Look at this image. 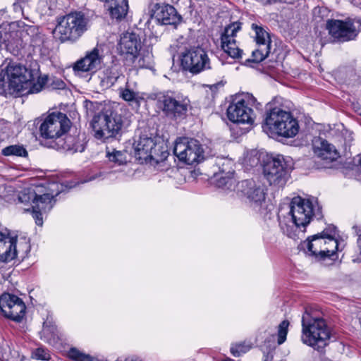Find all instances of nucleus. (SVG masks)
Instances as JSON below:
<instances>
[{
	"mask_svg": "<svg viewBox=\"0 0 361 361\" xmlns=\"http://www.w3.org/2000/svg\"><path fill=\"white\" fill-rule=\"evenodd\" d=\"M8 85V94L22 97L40 92L47 82V76H39V69H28L17 63H10L4 69Z\"/></svg>",
	"mask_w": 361,
	"mask_h": 361,
	"instance_id": "nucleus-1",
	"label": "nucleus"
},
{
	"mask_svg": "<svg viewBox=\"0 0 361 361\" xmlns=\"http://www.w3.org/2000/svg\"><path fill=\"white\" fill-rule=\"evenodd\" d=\"M151 98L157 100V106L171 118H180L185 116L190 100L187 97L175 92H160L153 94Z\"/></svg>",
	"mask_w": 361,
	"mask_h": 361,
	"instance_id": "nucleus-7",
	"label": "nucleus"
},
{
	"mask_svg": "<svg viewBox=\"0 0 361 361\" xmlns=\"http://www.w3.org/2000/svg\"><path fill=\"white\" fill-rule=\"evenodd\" d=\"M289 158L283 156L267 157L263 164V174L270 185L283 187L292 170Z\"/></svg>",
	"mask_w": 361,
	"mask_h": 361,
	"instance_id": "nucleus-8",
	"label": "nucleus"
},
{
	"mask_svg": "<svg viewBox=\"0 0 361 361\" xmlns=\"http://www.w3.org/2000/svg\"><path fill=\"white\" fill-rule=\"evenodd\" d=\"M1 154L4 156H16L26 157L27 152L23 145H9L2 149Z\"/></svg>",
	"mask_w": 361,
	"mask_h": 361,
	"instance_id": "nucleus-33",
	"label": "nucleus"
},
{
	"mask_svg": "<svg viewBox=\"0 0 361 361\" xmlns=\"http://www.w3.org/2000/svg\"><path fill=\"white\" fill-rule=\"evenodd\" d=\"M21 37V31L16 23L3 25L0 27V43L6 46L17 44Z\"/></svg>",
	"mask_w": 361,
	"mask_h": 361,
	"instance_id": "nucleus-26",
	"label": "nucleus"
},
{
	"mask_svg": "<svg viewBox=\"0 0 361 361\" xmlns=\"http://www.w3.org/2000/svg\"><path fill=\"white\" fill-rule=\"evenodd\" d=\"M32 217L35 219L36 224L38 226H42L43 220H42V212L43 211L39 210L37 208H35V207H33L32 205Z\"/></svg>",
	"mask_w": 361,
	"mask_h": 361,
	"instance_id": "nucleus-43",
	"label": "nucleus"
},
{
	"mask_svg": "<svg viewBox=\"0 0 361 361\" xmlns=\"http://www.w3.org/2000/svg\"><path fill=\"white\" fill-rule=\"evenodd\" d=\"M160 147L153 138L142 135L136 142L135 149L140 159H149L158 164L164 161L169 155L166 150H161Z\"/></svg>",
	"mask_w": 361,
	"mask_h": 361,
	"instance_id": "nucleus-14",
	"label": "nucleus"
},
{
	"mask_svg": "<svg viewBox=\"0 0 361 361\" xmlns=\"http://www.w3.org/2000/svg\"><path fill=\"white\" fill-rule=\"evenodd\" d=\"M87 144V137L84 132L75 129L72 133L66 135L65 137L53 141L47 147L57 150H65L72 154L82 152Z\"/></svg>",
	"mask_w": 361,
	"mask_h": 361,
	"instance_id": "nucleus-16",
	"label": "nucleus"
},
{
	"mask_svg": "<svg viewBox=\"0 0 361 361\" xmlns=\"http://www.w3.org/2000/svg\"><path fill=\"white\" fill-rule=\"evenodd\" d=\"M47 331H48V326L47 325V323L44 322L43 324V331L45 333Z\"/></svg>",
	"mask_w": 361,
	"mask_h": 361,
	"instance_id": "nucleus-50",
	"label": "nucleus"
},
{
	"mask_svg": "<svg viewBox=\"0 0 361 361\" xmlns=\"http://www.w3.org/2000/svg\"><path fill=\"white\" fill-rule=\"evenodd\" d=\"M118 74L114 71L112 68H107L104 72L103 77L101 78V86L103 88L111 87L118 80Z\"/></svg>",
	"mask_w": 361,
	"mask_h": 361,
	"instance_id": "nucleus-32",
	"label": "nucleus"
},
{
	"mask_svg": "<svg viewBox=\"0 0 361 361\" xmlns=\"http://www.w3.org/2000/svg\"><path fill=\"white\" fill-rule=\"evenodd\" d=\"M222 361H234L233 360L231 359V358H226V359H224L222 360Z\"/></svg>",
	"mask_w": 361,
	"mask_h": 361,
	"instance_id": "nucleus-53",
	"label": "nucleus"
},
{
	"mask_svg": "<svg viewBox=\"0 0 361 361\" xmlns=\"http://www.w3.org/2000/svg\"><path fill=\"white\" fill-rule=\"evenodd\" d=\"M4 352L2 353V358L3 359H8V355L10 354V350L7 345H6L5 348H4Z\"/></svg>",
	"mask_w": 361,
	"mask_h": 361,
	"instance_id": "nucleus-45",
	"label": "nucleus"
},
{
	"mask_svg": "<svg viewBox=\"0 0 361 361\" xmlns=\"http://www.w3.org/2000/svg\"><path fill=\"white\" fill-rule=\"evenodd\" d=\"M355 111L361 116V106L356 107Z\"/></svg>",
	"mask_w": 361,
	"mask_h": 361,
	"instance_id": "nucleus-51",
	"label": "nucleus"
},
{
	"mask_svg": "<svg viewBox=\"0 0 361 361\" xmlns=\"http://www.w3.org/2000/svg\"><path fill=\"white\" fill-rule=\"evenodd\" d=\"M173 153L180 161L192 165L204 159V152L200 141L188 137L178 138L174 145Z\"/></svg>",
	"mask_w": 361,
	"mask_h": 361,
	"instance_id": "nucleus-12",
	"label": "nucleus"
},
{
	"mask_svg": "<svg viewBox=\"0 0 361 361\" xmlns=\"http://www.w3.org/2000/svg\"><path fill=\"white\" fill-rule=\"evenodd\" d=\"M31 357L39 360H49L51 359L49 351L43 347H39L35 349L32 352Z\"/></svg>",
	"mask_w": 361,
	"mask_h": 361,
	"instance_id": "nucleus-40",
	"label": "nucleus"
},
{
	"mask_svg": "<svg viewBox=\"0 0 361 361\" xmlns=\"http://www.w3.org/2000/svg\"><path fill=\"white\" fill-rule=\"evenodd\" d=\"M103 56L102 51L97 47L92 51L87 52L85 57L78 60L74 63L73 70L75 71L87 72L100 67Z\"/></svg>",
	"mask_w": 361,
	"mask_h": 361,
	"instance_id": "nucleus-22",
	"label": "nucleus"
},
{
	"mask_svg": "<svg viewBox=\"0 0 361 361\" xmlns=\"http://www.w3.org/2000/svg\"><path fill=\"white\" fill-rule=\"evenodd\" d=\"M224 163L221 164L223 166L220 169L219 173H215L214 176V181L218 188H221L228 190H236L235 180L232 177L233 171L229 169L226 171V169L224 168Z\"/></svg>",
	"mask_w": 361,
	"mask_h": 361,
	"instance_id": "nucleus-27",
	"label": "nucleus"
},
{
	"mask_svg": "<svg viewBox=\"0 0 361 361\" xmlns=\"http://www.w3.org/2000/svg\"><path fill=\"white\" fill-rule=\"evenodd\" d=\"M180 57L182 68L192 74H198L211 68L207 51L199 46L185 49Z\"/></svg>",
	"mask_w": 361,
	"mask_h": 361,
	"instance_id": "nucleus-13",
	"label": "nucleus"
},
{
	"mask_svg": "<svg viewBox=\"0 0 361 361\" xmlns=\"http://www.w3.org/2000/svg\"><path fill=\"white\" fill-rule=\"evenodd\" d=\"M25 196H26L25 194H23V195H20L19 196V200L20 202H24V201H26L27 200H26V197Z\"/></svg>",
	"mask_w": 361,
	"mask_h": 361,
	"instance_id": "nucleus-48",
	"label": "nucleus"
},
{
	"mask_svg": "<svg viewBox=\"0 0 361 361\" xmlns=\"http://www.w3.org/2000/svg\"><path fill=\"white\" fill-rule=\"evenodd\" d=\"M141 48L140 39L135 33L126 32L121 37L119 49L122 54L133 56L137 54Z\"/></svg>",
	"mask_w": 361,
	"mask_h": 361,
	"instance_id": "nucleus-24",
	"label": "nucleus"
},
{
	"mask_svg": "<svg viewBox=\"0 0 361 361\" xmlns=\"http://www.w3.org/2000/svg\"><path fill=\"white\" fill-rule=\"evenodd\" d=\"M94 178H95V177H92V178H90V180H93Z\"/></svg>",
	"mask_w": 361,
	"mask_h": 361,
	"instance_id": "nucleus-54",
	"label": "nucleus"
},
{
	"mask_svg": "<svg viewBox=\"0 0 361 361\" xmlns=\"http://www.w3.org/2000/svg\"><path fill=\"white\" fill-rule=\"evenodd\" d=\"M238 194L245 196L255 209L260 211L262 204L265 202L266 193L264 188L257 185L255 180H243L236 185Z\"/></svg>",
	"mask_w": 361,
	"mask_h": 361,
	"instance_id": "nucleus-15",
	"label": "nucleus"
},
{
	"mask_svg": "<svg viewBox=\"0 0 361 361\" xmlns=\"http://www.w3.org/2000/svg\"><path fill=\"white\" fill-rule=\"evenodd\" d=\"M242 28V23L233 22L225 27L221 35V46L222 49L231 58H241L243 50L236 44L235 37Z\"/></svg>",
	"mask_w": 361,
	"mask_h": 361,
	"instance_id": "nucleus-18",
	"label": "nucleus"
},
{
	"mask_svg": "<svg viewBox=\"0 0 361 361\" xmlns=\"http://www.w3.org/2000/svg\"><path fill=\"white\" fill-rule=\"evenodd\" d=\"M289 322L288 320L282 321L278 326V340L277 343L279 345H281L286 340V336L288 334Z\"/></svg>",
	"mask_w": 361,
	"mask_h": 361,
	"instance_id": "nucleus-37",
	"label": "nucleus"
},
{
	"mask_svg": "<svg viewBox=\"0 0 361 361\" xmlns=\"http://www.w3.org/2000/svg\"><path fill=\"white\" fill-rule=\"evenodd\" d=\"M288 214L291 216L292 222L297 228H305L311 221L313 216L320 219L322 215L321 209L314 208L310 200L301 197L293 198L290 204Z\"/></svg>",
	"mask_w": 361,
	"mask_h": 361,
	"instance_id": "nucleus-11",
	"label": "nucleus"
},
{
	"mask_svg": "<svg viewBox=\"0 0 361 361\" xmlns=\"http://www.w3.org/2000/svg\"><path fill=\"white\" fill-rule=\"evenodd\" d=\"M270 47L265 44L262 45H257V49L254 50L252 53V61L255 63H259L264 60L270 53Z\"/></svg>",
	"mask_w": 361,
	"mask_h": 361,
	"instance_id": "nucleus-35",
	"label": "nucleus"
},
{
	"mask_svg": "<svg viewBox=\"0 0 361 361\" xmlns=\"http://www.w3.org/2000/svg\"><path fill=\"white\" fill-rule=\"evenodd\" d=\"M251 27L255 32L257 44L262 45V44H265L266 45H268V47L271 48V39L269 33L261 26H259L255 23H252Z\"/></svg>",
	"mask_w": 361,
	"mask_h": 361,
	"instance_id": "nucleus-31",
	"label": "nucleus"
},
{
	"mask_svg": "<svg viewBox=\"0 0 361 361\" xmlns=\"http://www.w3.org/2000/svg\"><path fill=\"white\" fill-rule=\"evenodd\" d=\"M59 192H56L55 195L47 192H44V187L37 186L36 190L29 192V200H32V206L44 212L50 211L56 200L54 197L58 195Z\"/></svg>",
	"mask_w": 361,
	"mask_h": 361,
	"instance_id": "nucleus-21",
	"label": "nucleus"
},
{
	"mask_svg": "<svg viewBox=\"0 0 361 361\" xmlns=\"http://www.w3.org/2000/svg\"><path fill=\"white\" fill-rule=\"evenodd\" d=\"M14 10L17 11H21L22 15L24 16L23 8H22L21 5L19 4H13Z\"/></svg>",
	"mask_w": 361,
	"mask_h": 361,
	"instance_id": "nucleus-47",
	"label": "nucleus"
},
{
	"mask_svg": "<svg viewBox=\"0 0 361 361\" xmlns=\"http://www.w3.org/2000/svg\"><path fill=\"white\" fill-rule=\"evenodd\" d=\"M314 152L319 158L328 161L337 159L338 153L335 147L326 140L321 138L317 139L314 142Z\"/></svg>",
	"mask_w": 361,
	"mask_h": 361,
	"instance_id": "nucleus-25",
	"label": "nucleus"
},
{
	"mask_svg": "<svg viewBox=\"0 0 361 361\" xmlns=\"http://www.w3.org/2000/svg\"><path fill=\"white\" fill-rule=\"evenodd\" d=\"M119 91L120 97L130 105L135 104L136 106H140V102L144 99L140 92L133 91L128 86L121 88Z\"/></svg>",
	"mask_w": 361,
	"mask_h": 361,
	"instance_id": "nucleus-30",
	"label": "nucleus"
},
{
	"mask_svg": "<svg viewBox=\"0 0 361 361\" xmlns=\"http://www.w3.org/2000/svg\"><path fill=\"white\" fill-rule=\"evenodd\" d=\"M336 228L334 227L330 234H326L323 231L322 234L313 235L300 244L304 250H307L310 255L318 259H325L331 257L336 254L338 250V241L335 238Z\"/></svg>",
	"mask_w": 361,
	"mask_h": 361,
	"instance_id": "nucleus-6",
	"label": "nucleus"
},
{
	"mask_svg": "<svg viewBox=\"0 0 361 361\" xmlns=\"http://www.w3.org/2000/svg\"><path fill=\"white\" fill-rule=\"evenodd\" d=\"M8 94V85L4 72V69H0V94Z\"/></svg>",
	"mask_w": 361,
	"mask_h": 361,
	"instance_id": "nucleus-42",
	"label": "nucleus"
},
{
	"mask_svg": "<svg viewBox=\"0 0 361 361\" xmlns=\"http://www.w3.org/2000/svg\"><path fill=\"white\" fill-rule=\"evenodd\" d=\"M100 104L86 100L85 107L87 115L92 116V127L97 139L106 141L111 138L117 139L121 135L123 119L121 114L107 108L94 114L95 109H99Z\"/></svg>",
	"mask_w": 361,
	"mask_h": 361,
	"instance_id": "nucleus-2",
	"label": "nucleus"
},
{
	"mask_svg": "<svg viewBox=\"0 0 361 361\" xmlns=\"http://www.w3.org/2000/svg\"><path fill=\"white\" fill-rule=\"evenodd\" d=\"M106 157H108L110 161L118 165H123L127 162L126 151H119L112 149V151L111 152L107 149Z\"/></svg>",
	"mask_w": 361,
	"mask_h": 361,
	"instance_id": "nucleus-34",
	"label": "nucleus"
},
{
	"mask_svg": "<svg viewBox=\"0 0 361 361\" xmlns=\"http://www.w3.org/2000/svg\"><path fill=\"white\" fill-rule=\"evenodd\" d=\"M17 257L16 238L0 233V262H8Z\"/></svg>",
	"mask_w": 361,
	"mask_h": 361,
	"instance_id": "nucleus-23",
	"label": "nucleus"
},
{
	"mask_svg": "<svg viewBox=\"0 0 361 361\" xmlns=\"http://www.w3.org/2000/svg\"><path fill=\"white\" fill-rule=\"evenodd\" d=\"M151 12L152 17L161 25L176 27L182 21L181 16L169 4H155L152 6Z\"/></svg>",
	"mask_w": 361,
	"mask_h": 361,
	"instance_id": "nucleus-20",
	"label": "nucleus"
},
{
	"mask_svg": "<svg viewBox=\"0 0 361 361\" xmlns=\"http://www.w3.org/2000/svg\"><path fill=\"white\" fill-rule=\"evenodd\" d=\"M109 11V15L112 19L118 21L123 19L128 11V0H111V2L105 6Z\"/></svg>",
	"mask_w": 361,
	"mask_h": 361,
	"instance_id": "nucleus-28",
	"label": "nucleus"
},
{
	"mask_svg": "<svg viewBox=\"0 0 361 361\" xmlns=\"http://www.w3.org/2000/svg\"><path fill=\"white\" fill-rule=\"evenodd\" d=\"M116 361H141L138 357H130L125 359L118 358Z\"/></svg>",
	"mask_w": 361,
	"mask_h": 361,
	"instance_id": "nucleus-46",
	"label": "nucleus"
},
{
	"mask_svg": "<svg viewBox=\"0 0 361 361\" xmlns=\"http://www.w3.org/2000/svg\"><path fill=\"white\" fill-rule=\"evenodd\" d=\"M47 4V8L49 11L55 9L56 6V0H46Z\"/></svg>",
	"mask_w": 361,
	"mask_h": 361,
	"instance_id": "nucleus-44",
	"label": "nucleus"
},
{
	"mask_svg": "<svg viewBox=\"0 0 361 361\" xmlns=\"http://www.w3.org/2000/svg\"><path fill=\"white\" fill-rule=\"evenodd\" d=\"M0 309L6 317L20 322L25 314L26 306L19 297L4 293L0 296Z\"/></svg>",
	"mask_w": 361,
	"mask_h": 361,
	"instance_id": "nucleus-17",
	"label": "nucleus"
},
{
	"mask_svg": "<svg viewBox=\"0 0 361 361\" xmlns=\"http://www.w3.org/2000/svg\"><path fill=\"white\" fill-rule=\"evenodd\" d=\"M228 118L233 123L252 124L255 114L249 106V101L244 99H235L227 109Z\"/></svg>",
	"mask_w": 361,
	"mask_h": 361,
	"instance_id": "nucleus-19",
	"label": "nucleus"
},
{
	"mask_svg": "<svg viewBox=\"0 0 361 361\" xmlns=\"http://www.w3.org/2000/svg\"><path fill=\"white\" fill-rule=\"evenodd\" d=\"M64 85H65L64 82L61 80V81L59 82L58 88L59 89H62V88H63Z\"/></svg>",
	"mask_w": 361,
	"mask_h": 361,
	"instance_id": "nucleus-49",
	"label": "nucleus"
},
{
	"mask_svg": "<svg viewBox=\"0 0 361 361\" xmlns=\"http://www.w3.org/2000/svg\"><path fill=\"white\" fill-rule=\"evenodd\" d=\"M326 27L334 42L343 43L354 40L361 32V19L328 20Z\"/></svg>",
	"mask_w": 361,
	"mask_h": 361,
	"instance_id": "nucleus-10",
	"label": "nucleus"
},
{
	"mask_svg": "<svg viewBox=\"0 0 361 361\" xmlns=\"http://www.w3.org/2000/svg\"><path fill=\"white\" fill-rule=\"evenodd\" d=\"M101 1L104 2V6L111 2V0H100Z\"/></svg>",
	"mask_w": 361,
	"mask_h": 361,
	"instance_id": "nucleus-52",
	"label": "nucleus"
},
{
	"mask_svg": "<svg viewBox=\"0 0 361 361\" xmlns=\"http://www.w3.org/2000/svg\"><path fill=\"white\" fill-rule=\"evenodd\" d=\"M16 246L18 251V256L23 259L27 257L30 250V245L26 239H23L20 242L16 240Z\"/></svg>",
	"mask_w": 361,
	"mask_h": 361,
	"instance_id": "nucleus-38",
	"label": "nucleus"
},
{
	"mask_svg": "<svg viewBox=\"0 0 361 361\" xmlns=\"http://www.w3.org/2000/svg\"><path fill=\"white\" fill-rule=\"evenodd\" d=\"M280 225L281 226V228H283V225H282V223H281V222L280 223Z\"/></svg>",
	"mask_w": 361,
	"mask_h": 361,
	"instance_id": "nucleus-55",
	"label": "nucleus"
},
{
	"mask_svg": "<svg viewBox=\"0 0 361 361\" xmlns=\"http://www.w3.org/2000/svg\"><path fill=\"white\" fill-rule=\"evenodd\" d=\"M251 348L250 345L244 343H236L231 347V353L235 357H240L248 352Z\"/></svg>",
	"mask_w": 361,
	"mask_h": 361,
	"instance_id": "nucleus-39",
	"label": "nucleus"
},
{
	"mask_svg": "<svg viewBox=\"0 0 361 361\" xmlns=\"http://www.w3.org/2000/svg\"><path fill=\"white\" fill-rule=\"evenodd\" d=\"M263 128L279 136L293 137L298 133L299 125L290 112L269 104Z\"/></svg>",
	"mask_w": 361,
	"mask_h": 361,
	"instance_id": "nucleus-4",
	"label": "nucleus"
},
{
	"mask_svg": "<svg viewBox=\"0 0 361 361\" xmlns=\"http://www.w3.org/2000/svg\"><path fill=\"white\" fill-rule=\"evenodd\" d=\"M132 61L135 66L140 68H151L153 65V56L149 51L137 53L132 56Z\"/></svg>",
	"mask_w": 361,
	"mask_h": 361,
	"instance_id": "nucleus-29",
	"label": "nucleus"
},
{
	"mask_svg": "<svg viewBox=\"0 0 361 361\" xmlns=\"http://www.w3.org/2000/svg\"><path fill=\"white\" fill-rule=\"evenodd\" d=\"M71 126V121L65 114L53 112L49 114L39 127L40 136L44 139L42 144L51 145L53 141L60 139Z\"/></svg>",
	"mask_w": 361,
	"mask_h": 361,
	"instance_id": "nucleus-9",
	"label": "nucleus"
},
{
	"mask_svg": "<svg viewBox=\"0 0 361 361\" xmlns=\"http://www.w3.org/2000/svg\"><path fill=\"white\" fill-rule=\"evenodd\" d=\"M330 331L324 319L305 309L302 316V342L322 351L328 345Z\"/></svg>",
	"mask_w": 361,
	"mask_h": 361,
	"instance_id": "nucleus-3",
	"label": "nucleus"
},
{
	"mask_svg": "<svg viewBox=\"0 0 361 361\" xmlns=\"http://www.w3.org/2000/svg\"><path fill=\"white\" fill-rule=\"evenodd\" d=\"M87 25L88 20L84 13L75 11L60 19L55 32L61 42H75L87 30Z\"/></svg>",
	"mask_w": 361,
	"mask_h": 361,
	"instance_id": "nucleus-5",
	"label": "nucleus"
},
{
	"mask_svg": "<svg viewBox=\"0 0 361 361\" xmlns=\"http://www.w3.org/2000/svg\"><path fill=\"white\" fill-rule=\"evenodd\" d=\"M68 357L75 361H93L92 357L75 348H71L68 352Z\"/></svg>",
	"mask_w": 361,
	"mask_h": 361,
	"instance_id": "nucleus-36",
	"label": "nucleus"
},
{
	"mask_svg": "<svg viewBox=\"0 0 361 361\" xmlns=\"http://www.w3.org/2000/svg\"><path fill=\"white\" fill-rule=\"evenodd\" d=\"M260 162V157L257 151H252L247 153L245 158V164L251 168L258 166Z\"/></svg>",
	"mask_w": 361,
	"mask_h": 361,
	"instance_id": "nucleus-41",
	"label": "nucleus"
}]
</instances>
